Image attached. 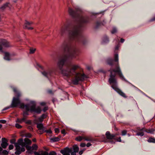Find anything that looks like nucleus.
I'll list each match as a JSON object with an SVG mask.
<instances>
[{"mask_svg":"<svg viewBox=\"0 0 155 155\" xmlns=\"http://www.w3.org/2000/svg\"><path fill=\"white\" fill-rule=\"evenodd\" d=\"M80 12V11L78 10L75 11L72 8H69V14L74 18H77L78 22L77 25L71 27V28L68 31V34L69 38L71 39L81 42L84 44V38L81 34L80 31L81 28L83 26V24L89 23L91 19L88 17H83L81 16L79 14Z\"/></svg>","mask_w":155,"mask_h":155,"instance_id":"nucleus-1","label":"nucleus"},{"mask_svg":"<svg viewBox=\"0 0 155 155\" xmlns=\"http://www.w3.org/2000/svg\"><path fill=\"white\" fill-rule=\"evenodd\" d=\"M114 60L111 58H109L107 60L108 64L112 66L115 64L116 68L114 69H110L109 71L110 72V77L108 81L110 84H112V87L120 95L124 98H126L125 94L123 92L117 87V81L115 78L116 74L115 73H117L120 78L124 80V77L121 72L120 68L118 62V55L117 53L114 54Z\"/></svg>","mask_w":155,"mask_h":155,"instance_id":"nucleus-2","label":"nucleus"},{"mask_svg":"<svg viewBox=\"0 0 155 155\" xmlns=\"http://www.w3.org/2000/svg\"><path fill=\"white\" fill-rule=\"evenodd\" d=\"M67 58V56H64L59 61L57 64L58 66L61 71L62 74L64 76L69 77L75 75L74 78L72 80V82L74 84L77 85L79 81H83L87 77L84 74L77 73L76 70L80 68L78 65L71 64L67 67V70H62L63 67L66 61Z\"/></svg>","mask_w":155,"mask_h":155,"instance_id":"nucleus-3","label":"nucleus"},{"mask_svg":"<svg viewBox=\"0 0 155 155\" xmlns=\"http://www.w3.org/2000/svg\"><path fill=\"white\" fill-rule=\"evenodd\" d=\"M36 103L34 101H31L28 104L25 105L24 107L22 109H24L25 111H24L23 114V117L26 118L27 116L29 114L28 111H30L31 112H34L37 114H40L41 110L39 107H36Z\"/></svg>","mask_w":155,"mask_h":155,"instance_id":"nucleus-4","label":"nucleus"},{"mask_svg":"<svg viewBox=\"0 0 155 155\" xmlns=\"http://www.w3.org/2000/svg\"><path fill=\"white\" fill-rule=\"evenodd\" d=\"M70 45L71 44L69 41H65L62 43L61 48L65 52L68 53L70 58H75L78 55L79 50L76 48H71Z\"/></svg>","mask_w":155,"mask_h":155,"instance_id":"nucleus-5","label":"nucleus"},{"mask_svg":"<svg viewBox=\"0 0 155 155\" xmlns=\"http://www.w3.org/2000/svg\"><path fill=\"white\" fill-rule=\"evenodd\" d=\"M13 91L15 94V97H13L11 104L12 107H17L18 106H20V108H23L25 105L23 103H21L19 99V97L21 96L20 93L17 91L15 88H13Z\"/></svg>","mask_w":155,"mask_h":155,"instance_id":"nucleus-6","label":"nucleus"},{"mask_svg":"<svg viewBox=\"0 0 155 155\" xmlns=\"http://www.w3.org/2000/svg\"><path fill=\"white\" fill-rule=\"evenodd\" d=\"M24 142L22 138L19 139L17 142L15 143V146L16 147V151L15 154L16 155H20L22 152L25 151Z\"/></svg>","mask_w":155,"mask_h":155,"instance_id":"nucleus-7","label":"nucleus"},{"mask_svg":"<svg viewBox=\"0 0 155 155\" xmlns=\"http://www.w3.org/2000/svg\"><path fill=\"white\" fill-rule=\"evenodd\" d=\"M11 46L10 43L5 39L0 40V51L3 52L2 50V46L5 47H8Z\"/></svg>","mask_w":155,"mask_h":155,"instance_id":"nucleus-8","label":"nucleus"},{"mask_svg":"<svg viewBox=\"0 0 155 155\" xmlns=\"http://www.w3.org/2000/svg\"><path fill=\"white\" fill-rule=\"evenodd\" d=\"M53 72L52 68H49L47 71H45L41 72L42 74L45 77L48 78L49 76H51Z\"/></svg>","mask_w":155,"mask_h":155,"instance_id":"nucleus-9","label":"nucleus"},{"mask_svg":"<svg viewBox=\"0 0 155 155\" xmlns=\"http://www.w3.org/2000/svg\"><path fill=\"white\" fill-rule=\"evenodd\" d=\"M61 153L63 155H70L71 152V148L66 147L63 150L60 151Z\"/></svg>","mask_w":155,"mask_h":155,"instance_id":"nucleus-10","label":"nucleus"},{"mask_svg":"<svg viewBox=\"0 0 155 155\" xmlns=\"http://www.w3.org/2000/svg\"><path fill=\"white\" fill-rule=\"evenodd\" d=\"M32 22H28L26 21L24 25V28L25 29L28 30H32L33 29V27H31V25L33 24Z\"/></svg>","mask_w":155,"mask_h":155,"instance_id":"nucleus-11","label":"nucleus"},{"mask_svg":"<svg viewBox=\"0 0 155 155\" xmlns=\"http://www.w3.org/2000/svg\"><path fill=\"white\" fill-rule=\"evenodd\" d=\"M8 140L5 138H2V143L1 144L2 147L4 149H6L8 145Z\"/></svg>","mask_w":155,"mask_h":155,"instance_id":"nucleus-12","label":"nucleus"},{"mask_svg":"<svg viewBox=\"0 0 155 155\" xmlns=\"http://www.w3.org/2000/svg\"><path fill=\"white\" fill-rule=\"evenodd\" d=\"M72 150L73 151H71V155H76V153L78 152L79 150V148L77 145H74L72 147ZM72 150L71 149V150Z\"/></svg>","mask_w":155,"mask_h":155,"instance_id":"nucleus-13","label":"nucleus"},{"mask_svg":"<svg viewBox=\"0 0 155 155\" xmlns=\"http://www.w3.org/2000/svg\"><path fill=\"white\" fill-rule=\"evenodd\" d=\"M68 26L65 25H64V26L61 27L60 31V34L61 35H63L65 34L66 31L68 30Z\"/></svg>","mask_w":155,"mask_h":155,"instance_id":"nucleus-14","label":"nucleus"},{"mask_svg":"<svg viewBox=\"0 0 155 155\" xmlns=\"http://www.w3.org/2000/svg\"><path fill=\"white\" fill-rule=\"evenodd\" d=\"M2 52L4 53V59L7 61L11 60L10 58L11 57L14 55L13 54H11L10 53L7 52H4L3 51V52Z\"/></svg>","mask_w":155,"mask_h":155,"instance_id":"nucleus-15","label":"nucleus"},{"mask_svg":"<svg viewBox=\"0 0 155 155\" xmlns=\"http://www.w3.org/2000/svg\"><path fill=\"white\" fill-rule=\"evenodd\" d=\"M107 138L108 139H112L116 136L115 135L111 134L109 131H107L106 133Z\"/></svg>","mask_w":155,"mask_h":155,"instance_id":"nucleus-16","label":"nucleus"},{"mask_svg":"<svg viewBox=\"0 0 155 155\" xmlns=\"http://www.w3.org/2000/svg\"><path fill=\"white\" fill-rule=\"evenodd\" d=\"M24 146H25L26 145H31V141L28 139V138H25L24 139Z\"/></svg>","mask_w":155,"mask_h":155,"instance_id":"nucleus-17","label":"nucleus"},{"mask_svg":"<svg viewBox=\"0 0 155 155\" xmlns=\"http://www.w3.org/2000/svg\"><path fill=\"white\" fill-rule=\"evenodd\" d=\"M24 147L26 148V149L28 150L27 152L31 154L32 153V151L31 150L32 148L31 147L29 146L28 145H26Z\"/></svg>","mask_w":155,"mask_h":155,"instance_id":"nucleus-18","label":"nucleus"},{"mask_svg":"<svg viewBox=\"0 0 155 155\" xmlns=\"http://www.w3.org/2000/svg\"><path fill=\"white\" fill-rule=\"evenodd\" d=\"M36 124H37V127L39 130H41L44 129H43V126L42 124L36 123Z\"/></svg>","mask_w":155,"mask_h":155,"instance_id":"nucleus-19","label":"nucleus"},{"mask_svg":"<svg viewBox=\"0 0 155 155\" xmlns=\"http://www.w3.org/2000/svg\"><path fill=\"white\" fill-rule=\"evenodd\" d=\"M50 140L52 142H55L58 141L60 140V138L58 137H54L51 138L50 139Z\"/></svg>","mask_w":155,"mask_h":155,"instance_id":"nucleus-20","label":"nucleus"},{"mask_svg":"<svg viewBox=\"0 0 155 155\" xmlns=\"http://www.w3.org/2000/svg\"><path fill=\"white\" fill-rule=\"evenodd\" d=\"M26 118L23 117L21 119L18 118L16 121V122L20 123H22V122H25L26 120Z\"/></svg>","mask_w":155,"mask_h":155,"instance_id":"nucleus-21","label":"nucleus"},{"mask_svg":"<svg viewBox=\"0 0 155 155\" xmlns=\"http://www.w3.org/2000/svg\"><path fill=\"white\" fill-rule=\"evenodd\" d=\"M84 140L87 141H91L93 140L92 137L91 136H84Z\"/></svg>","mask_w":155,"mask_h":155,"instance_id":"nucleus-22","label":"nucleus"},{"mask_svg":"<svg viewBox=\"0 0 155 155\" xmlns=\"http://www.w3.org/2000/svg\"><path fill=\"white\" fill-rule=\"evenodd\" d=\"M154 131V130L152 129H146L145 128V130H144L145 132L147 133H150L151 134H153V133Z\"/></svg>","mask_w":155,"mask_h":155,"instance_id":"nucleus-23","label":"nucleus"},{"mask_svg":"<svg viewBox=\"0 0 155 155\" xmlns=\"http://www.w3.org/2000/svg\"><path fill=\"white\" fill-rule=\"evenodd\" d=\"M84 139V136H79L76 138V140L78 141H81Z\"/></svg>","mask_w":155,"mask_h":155,"instance_id":"nucleus-24","label":"nucleus"},{"mask_svg":"<svg viewBox=\"0 0 155 155\" xmlns=\"http://www.w3.org/2000/svg\"><path fill=\"white\" fill-rule=\"evenodd\" d=\"M147 141L149 143H155V138H154L150 137L147 140Z\"/></svg>","mask_w":155,"mask_h":155,"instance_id":"nucleus-25","label":"nucleus"},{"mask_svg":"<svg viewBox=\"0 0 155 155\" xmlns=\"http://www.w3.org/2000/svg\"><path fill=\"white\" fill-rule=\"evenodd\" d=\"M109 41L108 38L107 36L104 37L103 40V43H108Z\"/></svg>","mask_w":155,"mask_h":155,"instance_id":"nucleus-26","label":"nucleus"},{"mask_svg":"<svg viewBox=\"0 0 155 155\" xmlns=\"http://www.w3.org/2000/svg\"><path fill=\"white\" fill-rule=\"evenodd\" d=\"M31 148L32 150H36L38 149V147L36 144H34L32 145Z\"/></svg>","mask_w":155,"mask_h":155,"instance_id":"nucleus-27","label":"nucleus"},{"mask_svg":"<svg viewBox=\"0 0 155 155\" xmlns=\"http://www.w3.org/2000/svg\"><path fill=\"white\" fill-rule=\"evenodd\" d=\"M9 4V3H6L1 7L0 9L2 10H4L7 7Z\"/></svg>","mask_w":155,"mask_h":155,"instance_id":"nucleus-28","label":"nucleus"},{"mask_svg":"<svg viewBox=\"0 0 155 155\" xmlns=\"http://www.w3.org/2000/svg\"><path fill=\"white\" fill-rule=\"evenodd\" d=\"M143 132V131L137 132L136 135H137L138 136H140L141 137L143 136L144 135V134Z\"/></svg>","mask_w":155,"mask_h":155,"instance_id":"nucleus-29","label":"nucleus"},{"mask_svg":"<svg viewBox=\"0 0 155 155\" xmlns=\"http://www.w3.org/2000/svg\"><path fill=\"white\" fill-rule=\"evenodd\" d=\"M8 151L5 150H4L2 152V154L3 155H8Z\"/></svg>","mask_w":155,"mask_h":155,"instance_id":"nucleus-30","label":"nucleus"},{"mask_svg":"<svg viewBox=\"0 0 155 155\" xmlns=\"http://www.w3.org/2000/svg\"><path fill=\"white\" fill-rule=\"evenodd\" d=\"M104 24L103 23H102L100 22H97L96 23V28H97L98 27H99L100 26H101L102 25H104Z\"/></svg>","mask_w":155,"mask_h":155,"instance_id":"nucleus-31","label":"nucleus"},{"mask_svg":"<svg viewBox=\"0 0 155 155\" xmlns=\"http://www.w3.org/2000/svg\"><path fill=\"white\" fill-rule=\"evenodd\" d=\"M117 30L116 28L115 27H114L113 28L112 30L111 31V32L112 34H114L117 32Z\"/></svg>","mask_w":155,"mask_h":155,"instance_id":"nucleus-32","label":"nucleus"},{"mask_svg":"<svg viewBox=\"0 0 155 155\" xmlns=\"http://www.w3.org/2000/svg\"><path fill=\"white\" fill-rule=\"evenodd\" d=\"M127 131L126 130H124L121 131V135L124 136L127 134Z\"/></svg>","mask_w":155,"mask_h":155,"instance_id":"nucleus-33","label":"nucleus"},{"mask_svg":"<svg viewBox=\"0 0 155 155\" xmlns=\"http://www.w3.org/2000/svg\"><path fill=\"white\" fill-rule=\"evenodd\" d=\"M138 131H144V130H145V128L144 127L142 128H141L140 127H138L137 128Z\"/></svg>","mask_w":155,"mask_h":155,"instance_id":"nucleus-34","label":"nucleus"},{"mask_svg":"<svg viewBox=\"0 0 155 155\" xmlns=\"http://www.w3.org/2000/svg\"><path fill=\"white\" fill-rule=\"evenodd\" d=\"M15 127L18 129H20L22 128V126L18 124H16L15 125Z\"/></svg>","mask_w":155,"mask_h":155,"instance_id":"nucleus-35","label":"nucleus"},{"mask_svg":"<svg viewBox=\"0 0 155 155\" xmlns=\"http://www.w3.org/2000/svg\"><path fill=\"white\" fill-rule=\"evenodd\" d=\"M35 49L31 48L30 49V54H33L35 52Z\"/></svg>","mask_w":155,"mask_h":155,"instance_id":"nucleus-36","label":"nucleus"},{"mask_svg":"<svg viewBox=\"0 0 155 155\" xmlns=\"http://www.w3.org/2000/svg\"><path fill=\"white\" fill-rule=\"evenodd\" d=\"M37 120L40 122H42L43 121V117H41L38 118Z\"/></svg>","mask_w":155,"mask_h":155,"instance_id":"nucleus-37","label":"nucleus"},{"mask_svg":"<svg viewBox=\"0 0 155 155\" xmlns=\"http://www.w3.org/2000/svg\"><path fill=\"white\" fill-rule=\"evenodd\" d=\"M44 132H46L47 133H48L50 134H51L52 133L51 130L50 129H49L48 130H45Z\"/></svg>","mask_w":155,"mask_h":155,"instance_id":"nucleus-38","label":"nucleus"},{"mask_svg":"<svg viewBox=\"0 0 155 155\" xmlns=\"http://www.w3.org/2000/svg\"><path fill=\"white\" fill-rule=\"evenodd\" d=\"M25 136L26 137L31 138V137L32 135L31 134L28 133L26 134Z\"/></svg>","mask_w":155,"mask_h":155,"instance_id":"nucleus-39","label":"nucleus"},{"mask_svg":"<svg viewBox=\"0 0 155 155\" xmlns=\"http://www.w3.org/2000/svg\"><path fill=\"white\" fill-rule=\"evenodd\" d=\"M48 153L46 151H44L43 152L41 153V155H48Z\"/></svg>","mask_w":155,"mask_h":155,"instance_id":"nucleus-40","label":"nucleus"},{"mask_svg":"<svg viewBox=\"0 0 155 155\" xmlns=\"http://www.w3.org/2000/svg\"><path fill=\"white\" fill-rule=\"evenodd\" d=\"M49 155H57V154L55 152L52 151L49 153Z\"/></svg>","mask_w":155,"mask_h":155,"instance_id":"nucleus-41","label":"nucleus"},{"mask_svg":"<svg viewBox=\"0 0 155 155\" xmlns=\"http://www.w3.org/2000/svg\"><path fill=\"white\" fill-rule=\"evenodd\" d=\"M13 148H14V146L13 145H12V144H10L9 145V147H8L9 150H12V149H13Z\"/></svg>","mask_w":155,"mask_h":155,"instance_id":"nucleus-42","label":"nucleus"},{"mask_svg":"<svg viewBox=\"0 0 155 155\" xmlns=\"http://www.w3.org/2000/svg\"><path fill=\"white\" fill-rule=\"evenodd\" d=\"M6 121L5 120H0V123H1L3 124H5L6 123Z\"/></svg>","mask_w":155,"mask_h":155,"instance_id":"nucleus-43","label":"nucleus"},{"mask_svg":"<svg viewBox=\"0 0 155 155\" xmlns=\"http://www.w3.org/2000/svg\"><path fill=\"white\" fill-rule=\"evenodd\" d=\"M41 130H40L39 132H38V133L40 134H42L44 132L45 130L44 129H42Z\"/></svg>","mask_w":155,"mask_h":155,"instance_id":"nucleus-44","label":"nucleus"},{"mask_svg":"<svg viewBox=\"0 0 155 155\" xmlns=\"http://www.w3.org/2000/svg\"><path fill=\"white\" fill-rule=\"evenodd\" d=\"M48 110V107H45L42 109V110L44 112H46Z\"/></svg>","mask_w":155,"mask_h":155,"instance_id":"nucleus-45","label":"nucleus"},{"mask_svg":"<svg viewBox=\"0 0 155 155\" xmlns=\"http://www.w3.org/2000/svg\"><path fill=\"white\" fill-rule=\"evenodd\" d=\"M80 146L81 147H84L86 146V144L84 143H81Z\"/></svg>","mask_w":155,"mask_h":155,"instance_id":"nucleus-46","label":"nucleus"},{"mask_svg":"<svg viewBox=\"0 0 155 155\" xmlns=\"http://www.w3.org/2000/svg\"><path fill=\"white\" fill-rule=\"evenodd\" d=\"M54 131L56 133H58L59 131V129L58 128H55L54 129Z\"/></svg>","mask_w":155,"mask_h":155,"instance_id":"nucleus-47","label":"nucleus"},{"mask_svg":"<svg viewBox=\"0 0 155 155\" xmlns=\"http://www.w3.org/2000/svg\"><path fill=\"white\" fill-rule=\"evenodd\" d=\"M61 133L62 134H63L64 135H65L66 134L65 130L64 129H63L61 131Z\"/></svg>","mask_w":155,"mask_h":155,"instance_id":"nucleus-48","label":"nucleus"},{"mask_svg":"<svg viewBox=\"0 0 155 155\" xmlns=\"http://www.w3.org/2000/svg\"><path fill=\"white\" fill-rule=\"evenodd\" d=\"M28 129L30 131H33V128L31 126H29L28 127Z\"/></svg>","mask_w":155,"mask_h":155,"instance_id":"nucleus-49","label":"nucleus"},{"mask_svg":"<svg viewBox=\"0 0 155 155\" xmlns=\"http://www.w3.org/2000/svg\"><path fill=\"white\" fill-rule=\"evenodd\" d=\"M155 21V17L151 18L149 21V22H152Z\"/></svg>","mask_w":155,"mask_h":155,"instance_id":"nucleus-50","label":"nucleus"},{"mask_svg":"<svg viewBox=\"0 0 155 155\" xmlns=\"http://www.w3.org/2000/svg\"><path fill=\"white\" fill-rule=\"evenodd\" d=\"M46 104L45 102H41L40 103V104L42 106H45Z\"/></svg>","mask_w":155,"mask_h":155,"instance_id":"nucleus-51","label":"nucleus"},{"mask_svg":"<svg viewBox=\"0 0 155 155\" xmlns=\"http://www.w3.org/2000/svg\"><path fill=\"white\" fill-rule=\"evenodd\" d=\"M84 150L83 149V150H81L79 152V154L80 155H81V154H82V153H83V152H84Z\"/></svg>","mask_w":155,"mask_h":155,"instance_id":"nucleus-52","label":"nucleus"},{"mask_svg":"<svg viewBox=\"0 0 155 155\" xmlns=\"http://www.w3.org/2000/svg\"><path fill=\"white\" fill-rule=\"evenodd\" d=\"M34 153L35 155H40L39 153L35 151L34 152Z\"/></svg>","mask_w":155,"mask_h":155,"instance_id":"nucleus-53","label":"nucleus"},{"mask_svg":"<svg viewBox=\"0 0 155 155\" xmlns=\"http://www.w3.org/2000/svg\"><path fill=\"white\" fill-rule=\"evenodd\" d=\"M117 141L120 142L121 141V137H120L117 139H116Z\"/></svg>","mask_w":155,"mask_h":155,"instance_id":"nucleus-54","label":"nucleus"},{"mask_svg":"<svg viewBox=\"0 0 155 155\" xmlns=\"http://www.w3.org/2000/svg\"><path fill=\"white\" fill-rule=\"evenodd\" d=\"M15 140H11L10 141V142L11 143L14 144L15 143Z\"/></svg>","mask_w":155,"mask_h":155,"instance_id":"nucleus-55","label":"nucleus"},{"mask_svg":"<svg viewBox=\"0 0 155 155\" xmlns=\"http://www.w3.org/2000/svg\"><path fill=\"white\" fill-rule=\"evenodd\" d=\"M41 117H43V119H44V118H45L46 117V115L45 114H43L41 116Z\"/></svg>","mask_w":155,"mask_h":155,"instance_id":"nucleus-56","label":"nucleus"},{"mask_svg":"<svg viewBox=\"0 0 155 155\" xmlns=\"http://www.w3.org/2000/svg\"><path fill=\"white\" fill-rule=\"evenodd\" d=\"M91 145V144L90 143H87L86 145L87 147H89Z\"/></svg>","mask_w":155,"mask_h":155,"instance_id":"nucleus-57","label":"nucleus"},{"mask_svg":"<svg viewBox=\"0 0 155 155\" xmlns=\"http://www.w3.org/2000/svg\"><path fill=\"white\" fill-rule=\"evenodd\" d=\"M26 123L30 124H31V122L30 120H28L26 122Z\"/></svg>","mask_w":155,"mask_h":155,"instance_id":"nucleus-58","label":"nucleus"},{"mask_svg":"<svg viewBox=\"0 0 155 155\" xmlns=\"http://www.w3.org/2000/svg\"><path fill=\"white\" fill-rule=\"evenodd\" d=\"M2 147L0 146V154H2Z\"/></svg>","mask_w":155,"mask_h":155,"instance_id":"nucleus-59","label":"nucleus"},{"mask_svg":"<svg viewBox=\"0 0 155 155\" xmlns=\"http://www.w3.org/2000/svg\"><path fill=\"white\" fill-rule=\"evenodd\" d=\"M9 108V107H6L4 108V109H3L2 110V111H4V110H7V109H8Z\"/></svg>","mask_w":155,"mask_h":155,"instance_id":"nucleus-60","label":"nucleus"},{"mask_svg":"<svg viewBox=\"0 0 155 155\" xmlns=\"http://www.w3.org/2000/svg\"><path fill=\"white\" fill-rule=\"evenodd\" d=\"M124 41V40L123 38H121L120 40V42L121 43H123Z\"/></svg>","mask_w":155,"mask_h":155,"instance_id":"nucleus-61","label":"nucleus"},{"mask_svg":"<svg viewBox=\"0 0 155 155\" xmlns=\"http://www.w3.org/2000/svg\"><path fill=\"white\" fill-rule=\"evenodd\" d=\"M32 141L34 142H36V139L35 138H34L33 139Z\"/></svg>","mask_w":155,"mask_h":155,"instance_id":"nucleus-62","label":"nucleus"},{"mask_svg":"<svg viewBox=\"0 0 155 155\" xmlns=\"http://www.w3.org/2000/svg\"><path fill=\"white\" fill-rule=\"evenodd\" d=\"M48 92L50 93H51L52 92V91L51 90L48 91Z\"/></svg>","mask_w":155,"mask_h":155,"instance_id":"nucleus-63","label":"nucleus"},{"mask_svg":"<svg viewBox=\"0 0 155 155\" xmlns=\"http://www.w3.org/2000/svg\"><path fill=\"white\" fill-rule=\"evenodd\" d=\"M118 49V46H117L116 47H115V49L116 50H117Z\"/></svg>","mask_w":155,"mask_h":155,"instance_id":"nucleus-64","label":"nucleus"}]
</instances>
